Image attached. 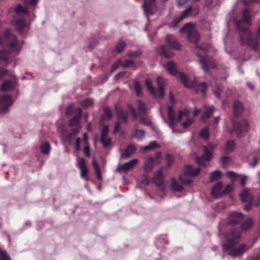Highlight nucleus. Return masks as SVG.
<instances>
[{
    "mask_svg": "<svg viewBox=\"0 0 260 260\" xmlns=\"http://www.w3.org/2000/svg\"><path fill=\"white\" fill-rule=\"evenodd\" d=\"M108 132H109L108 126L107 125H104L102 127L101 137L108 136Z\"/></svg>",
    "mask_w": 260,
    "mask_h": 260,
    "instance_id": "49",
    "label": "nucleus"
},
{
    "mask_svg": "<svg viewBox=\"0 0 260 260\" xmlns=\"http://www.w3.org/2000/svg\"><path fill=\"white\" fill-rule=\"evenodd\" d=\"M198 55L200 58V62L202 66V68L205 72H208L210 68H214L213 59L209 58L206 56H202L200 55Z\"/></svg>",
    "mask_w": 260,
    "mask_h": 260,
    "instance_id": "13",
    "label": "nucleus"
},
{
    "mask_svg": "<svg viewBox=\"0 0 260 260\" xmlns=\"http://www.w3.org/2000/svg\"><path fill=\"white\" fill-rule=\"evenodd\" d=\"M125 46L126 43L124 41L120 40L116 44L115 49L117 52L120 53L123 51Z\"/></svg>",
    "mask_w": 260,
    "mask_h": 260,
    "instance_id": "33",
    "label": "nucleus"
},
{
    "mask_svg": "<svg viewBox=\"0 0 260 260\" xmlns=\"http://www.w3.org/2000/svg\"><path fill=\"white\" fill-rule=\"evenodd\" d=\"M145 135V132L143 130H135L134 136L138 139H141Z\"/></svg>",
    "mask_w": 260,
    "mask_h": 260,
    "instance_id": "46",
    "label": "nucleus"
},
{
    "mask_svg": "<svg viewBox=\"0 0 260 260\" xmlns=\"http://www.w3.org/2000/svg\"><path fill=\"white\" fill-rule=\"evenodd\" d=\"M198 13V8H192L191 7H189L188 9L184 11L179 17L173 20L172 22V26L175 27L184 18H186L188 16H196Z\"/></svg>",
    "mask_w": 260,
    "mask_h": 260,
    "instance_id": "9",
    "label": "nucleus"
},
{
    "mask_svg": "<svg viewBox=\"0 0 260 260\" xmlns=\"http://www.w3.org/2000/svg\"><path fill=\"white\" fill-rule=\"evenodd\" d=\"M200 171V168H194L191 166H186L184 169L183 173L180 176L179 179L182 184H189L192 182L191 177L197 176Z\"/></svg>",
    "mask_w": 260,
    "mask_h": 260,
    "instance_id": "6",
    "label": "nucleus"
},
{
    "mask_svg": "<svg viewBox=\"0 0 260 260\" xmlns=\"http://www.w3.org/2000/svg\"><path fill=\"white\" fill-rule=\"evenodd\" d=\"M180 32H187L189 40L196 45V47L201 50H206V48L203 46L199 47L197 45L198 41L199 40L200 36L199 33L194 29L193 25L191 23H186L180 30Z\"/></svg>",
    "mask_w": 260,
    "mask_h": 260,
    "instance_id": "5",
    "label": "nucleus"
},
{
    "mask_svg": "<svg viewBox=\"0 0 260 260\" xmlns=\"http://www.w3.org/2000/svg\"><path fill=\"white\" fill-rule=\"evenodd\" d=\"M222 165L225 166L230 159V157L228 156H224L222 158Z\"/></svg>",
    "mask_w": 260,
    "mask_h": 260,
    "instance_id": "59",
    "label": "nucleus"
},
{
    "mask_svg": "<svg viewBox=\"0 0 260 260\" xmlns=\"http://www.w3.org/2000/svg\"><path fill=\"white\" fill-rule=\"evenodd\" d=\"M204 153L201 157H197L196 161L199 164H202L203 160H210L212 158V152L207 146L204 147Z\"/></svg>",
    "mask_w": 260,
    "mask_h": 260,
    "instance_id": "16",
    "label": "nucleus"
},
{
    "mask_svg": "<svg viewBox=\"0 0 260 260\" xmlns=\"http://www.w3.org/2000/svg\"><path fill=\"white\" fill-rule=\"evenodd\" d=\"M221 172L219 171H214L211 175L210 181H213L219 178L221 176Z\"/></svg>",
    "mask_w": 260,
    "mask_h": 260,
    "instance_id": "38",
    "label": "nucleus"
},
{
    "mask_svg": "<svg viewBox=\"0 0 260 260\" xmlns=\"http://www.w3.org/2000/svg\"><path fill=\"white\" fill-rule=\"evenodd\" d=\"M240 198L243 202H252L253 198L248 189H244L240 194Z\"/></svg>",
    "mask_w": 260,
    "mask_h": 260,
    "instance_id": "19",
    "label": "nucleus"
},
{
    "mask_svg": "<svg viewBox=\"0 0 260 260\" xmlns=\"http://www.w3.org/2000/svg\"><path fill=\"white\" fill-rule=\"evenodd\" d=\"M157 84L159 87L160 96L163 97L164 95V86L165 85L167 80L161 77H158L157 78Z\"/></svg>",
    "mask_w": 260,
    "mask_h": 260,
    "instance_id": "25",
    "label": "nucleus"
},
{
    "mask_svg": "<svg viewBox=\"0 0 260 260\" xmlns=\"http://www.w3.org/2000/svg\"><path fill=\"white\" fill-rule=\"evenodd\" d=\"M73 108V107L72 105H71L68 107L67 111H66V114L68 116H69L71 114Z\"/></svg>",
    "mask_w": 260,
    "mask_h": 260,
    "instance_id": "62",
    "label": "nucleus"
},
{
    "mask_svg": "<svg viewBox=\"0 0 260 260\" xmlns=\"http://www.w3.org/2000/svg\"><path fill=\"white\" fill-rule=\"evenodd\" d=\"M193 122V120L191 119L187 118L186 121L182 123V125L184 128H187L189 127Z\"/></svg>",
    "mask_w": 260,
    "mask_h": 260,
    "instance_id": "53",
    "label": "nucleus"
},
{
    "mask_svg": "<svg viewBox=\"0 0 260 260\" xmlns=\"http://www.w3.org/2000/svg\"><path fill=\"white\" fill-rule=\"evenodd\" d=\"M136 147L134 145H129L127 147L125 151L122 153V158H127L135 151Z\"/></svg>",
    "mask_w": 260,
    "mask_h": 260,
    "instance_id": "27",
    "label": "nucleus"
},
{
    "mask_svg": "<svg viewBox=\"0 0 260 260\" xmlns=\"http://www.w3.org/2000/svg\"><path fill=\"white\" fill-rule=\"evenodd\" d=\"M143 7L147 15H152L156 10L155 0H145Z\"/></svg>",
    "mask_w": 260,
    "mask_h": 260,
    "instance_id": "14",
    "label": "nucleus"
},
{
    "mask_svg": "<svg viewBox=\"0 0 260 260\" xmlns=\"http://www.w3.org/2000/svg\"><path fill=\"white\" fill-rule=\"evenodd\" d=\"M0 44L6 46L8 50H0V62L8 63V55L12 53L16 55L20 51V46L16 37L10 31L7 30L2 38Z\"/></svg>",
    "mask_w": 260,
    "mask_h": 260,
    "instance_id": "2",
    "label": "nucleus"
},
{
    "mask_svg": "<svg viewBox=\"0 0 260 260\" xmlns=\"http://www.w3.org/2000/svg\"><path fill=\"white\" fill-rule=\"evenodd\" d=\"M121 66L125 68L133 67L135 66L133 60L127 59L124 62H122Z\"/></svg>",
    "mask_w": 260,
    "mask_h": 260,
    "instance_id": "43",
    "label": "nucleus"
},
{
    "mask_svg": "<svg viewBox=\"0 0 260 260\" xmlns=\"http://www.w3.org/2000/svg\"><path fill=\"white\" fill-rule=\"evenodd\" d=\"M158 146V145L155 141H152L149 143V145L144 147L143 150L144 151H147L149 150H152L157 148Z\"/></svg>",
    "mask_w": 260,
    "mask_h": 260,
    "instance_id": "34",
    "label": "nucleus"
},
{
    "mask_svg": "<svg viewBox=\"0 0 260 260\" xmlns=\"http://www.w3.org/2000/svg\"><path fill=\"white\" fill-rule=\"evenodd\" d=\"M172 188L177 191H180L183 189L182 186L179 184L174 179L172 181Z\"/></svg>",
    "mask_w": 260,
    "mask_h": 260,
    "instance_id": "39",
    "label": "nucleus"
},
{
    "mask_svg": "<svg viewBox=\"0 0 260 260\" xmlns=\"http://www.w3.org/2000/svg\"><path fill=\"white\" fill-rule=\"evenodd\" d=\"M243 2L245 5H249L252 2H260V0H243Z\"/></svg>",
    "mask_w": 260,
    "mask_h": 260,
    "instance_id": "64",
    "label": "nucleus"
},
{
    "mask_svg": "<svg viewBox=\"0 0 260 260\" xmlns=\"http://www.w3.org/2000/svg\"><path fill=\"white\" fill-rule=\"evenodd\" d=\"M153 182L158 186L161 187L163 185L162 171L159 170L154 174L153 177Z\"/></svg>",
    "mask_w": 260,
    "mask_h": 260,
    "instance_id": "20",
    "label": "nucleus"
},
{
    "mask_svg": "<svg viewBox=\"0 0 260 260\" xmlns=\"http://www.w3.org/2000/svg\"><path fill=\"white\" fill-rule=\"evenodd\" d=\"M16 25L18 30L20 32H22V31L24 30L26 28H27V29H28V28H27V24L25 22L24 19L23 18L17 20Z\"/></svg>",
    "mask_w": 260,
    "mask_h": 260,
    "instance_id": "28",
    "label": "nucleus"
},
{
    "mask_svg": "<svg viewBox=\"0 0 260 260\" xmlns=\"http://www.w3.org/2000/svg\"><path fill=\"white\" fill-rule=\"evenodd\" d=\"M247 178L246 176H242L240 178V184L242 185H244Z\"/></svg>",
    "mask_w": 260,
    "mask_h": 260,
    "instance_id": "57",
    "label": "nucleus"
},
{
    "mask_svg": "<svg viewBox=\"0 0 260 260\" xmlns=\"http://www.w3.org/2000/svg\"><path fill=\"white\" fill-rule=\"evenodd\" d=\"M16 85V81L14 80H6L3 82L1 86V90L4 91L13 90Z\"/></svg>",
    "mask_w": 260,
    "mask_h": 260,
    "instance_id": "17",
    "label": "nucleus"
},
{
    "mask_svg": "<svg viewBox=\"0 0 260 260\" xmlns=\"http://www.w3.org/2000/svg\"><path fill=\"white\" fill-rule=\"evenodd\" d=\"M233 189V185L232 184H228L223 189V194L229 193L231 192Z\"/></svg>",
    "mask_w": 260,
    "mask_h": 260,
    "instance_id": "51",
    "label": "nucleus"
},
{
    "mask_svg": "<svg viewBox=\"0 0 260 260\" xmlns=\"http://www.w3.org/2000/svg\"><path fill=\"white\" fill-rule=\"evenodd\" d=\"M84 152L85 155L87 156H90V150H89V146H85L84 148Z\"/></svg>",
    "mask_w": 260,
    "mask_h": 260,
    "instance_id": "58",
    "label": "nucleus"
},
{
    "mask_svg": "<svg viewBox=\"0 0 260 260\" xmlns=\"http://www.w3.org/2000/svg\"><path fill=\"white\" fill-rule=\"evenodd\" d=\"M112 117V114L110 109L108 107L104 108V114L102 116L103 119H110Z\"/></svg>",
    "mask_w": 260,
    "mask_h": 260,
    "instance_id": "45",
    "label": "nucleus"
},
{
    "mask_svg": "<svg viewBox=\"0 0 260 260\" xmlns=\"http://www.w3.org/2000/svg\"><path fill=\"white\" fill-rule=\"evenodd\" d=\"M253 223V221L252 218H248L245 220L241 225L240 231H247L250 229Z\"/></svg>",
    "mask_w": 260,
    "mask_h": 260,
    "instance_id": "23",
    "label": "nucleus"
},
{
    "mask_svg": "<svg viewBox=\"0 0 260 260\" xmlns=\"http://www.w3.org/2000/svg\"><path fill=\"white\" fill-rule=\"evenodd\" d=\"M154 162V158L151 156L147 157L145 162L144 170L146 172H150L152 170Z\"/></svg>",
    "mask_w": 260,
    "mask_h": 260,
    "instance_id": "26",
    "label": "nucleus"
},
{
    "mask_svg": "<svg viewBox=\"0 0 260 260\" xmlns=\"http://www.w3.org/2000/svg\"><path fill=\"white\" fill-rule=\"evenodd\" d=\"M134 87L137 95L140 96L142 95V87L141 84L138 81H135Z\"/></svg>",
    "mask_w": 260,
    "mask_h": 260,
    "instance_id": "36",
    "label": "nucleus"
},
{
    "mask_svg": "<svg viewBox=\"0 0 260 260\" xmlns=\"http://www.w3.org/2000/svg\"><path fill=\"white\" fill-rule=\"evenodd\" d=\"M161 55L166 58H171L174 56V53L170 51H168L164 46L161 47Z\"/></svg>",
    "mask_w": 260,
    "mask_h": 260,
    "instance_id": "31",
    "label": "nucleus"
},
{
    "mask_svg": "<svg viewBox=\"0 0 260 260\" xmlns=\"http://www.w3.org/2000/svg\"><path fill=\"white\" fill-rule=\"evenodd\" d=\"M189 0H178V6L179 7H180L183 6L185 3H186Z\"/></svg>",
    "mask_w": 260,
    "mask_h": 260,
    "instance_id": "60",
    "label": "nucleus"
},
{
    "mask_svg": "<svg viewBox=\"0 0 260 260\" xmlns=\"http://www.w3.org/2000/svg\"><path fill=\"white\" fill-rule=\"evenodd\" d=\"M8 74V71L0 69V79Z\"/></svg>",
    "mask_w": 260,
    "mask_h": 260,
    "instance_id": "56",
    "label": "nucleus"
},
{
    "mask_svg": "<svg viewBox=\"0 0 260 260\" xmlns=\"http://www.w3.org/2000/svg\"><path fill=\"white\" fill-rule=\"evenodd\" d=\"M138 109L140 114H144L146 113L148 108L146 104L142 101L139 100L137 102Z\"/></svg>",
    "mask_w": 260,
    "mask_h": 260,
    "instance_id": "29",
    "label": "nucleus"
},
{
    "mask_svg": "<svg viewBox=\"0 0 260 260\" xmlns=\"http://www.w3.org/2000/svg\"><path fill=\"white\" fill-rule=\"evenodd\" d=\"M214 110V109L213 106H209L207 107L202 114L201 120L205 121L211 117L213 115Z\"/></svg>",
    "mask_w": 260,
    "mask_h": 260,
    "instance_id": "21",
    "label": "nucleus"
},
{
    "mask_svg": "<svg viewBox=\"0 0 260 260\" xmlns=\"http://www.w3.org/2000/svg\"><path fill=\"white\" fill-rule=\"evenodd\" d=\"M41 151L43 153L48 154L50 150V146L48 143L45 142L42 144L41 146Z\"/></svg>",
    "mask_w": 260,
    "mask_h": 260,
    "instance_id": "35",
    "label": "nucleus"
},
{
    "mask_svg": "<svg viewBox=\"0 0 260 260\" xmlns=\"http://www.w3.org/2000/svg\"><path fill=\"white\" fill-rule=\"evenodd\" d=\"M0 260H11V259L6 251L0 249Z\"/></svg>",
    "mask_w": 260,
    "mask_h": 260,
    "instance_id": "40",
    "label": "nucleus"
},
{
    "mask_svg": "<svg viewBox=\"0 0 260 260\" xmlns=\"http://www.w3.org/2000/svg\"><path fill=\"white\" fill-rule=\"evenodd\" d=\"M93 101L91 99H86L81 103V105L85 108H88L93 105Z\"/></svg>",
    "mask_w": 260,
    "mask_h": 260,
    "instance_id": "37",
    "label": "nucleus"
},
{
    "mask_svg": "<svg viewBox=\"0 0 260 260\" xmlns=\"http://www.w3.org/2000/svg\"><path fill=\"white\" fill-rule=\"evenodd\" d=\"M141 54V52L140 51H130L128 53L127 56L128 57H137Z\"/></svg>",
    "mask_w": 260,
    "mask_h": 260,
    "instance_id": "48",
    "label": "nucleus"
},
{
    "mask_svg": "<svg viewBox=\"0 0 260 260\" xmlns=\"http://www.w3.org/2000/svg\"><path fill=\"white\" fill-rule=\"evenodd\" d=\"M118 118L119 120L123 121L126 123L127 122V117L126 115L123 113H118Z\"/></svg>",
    "mask_w": 260,
    "mask_h": 260,
    "instance_id": "50",
    "label": "nucleus"
},
{
    "mask_svg": "<svg viewBox=\"0 0 260 260\" xmlns=\"http://www.w3.org/2000/svg\"><path fill=\"white\" fill-rule=\"evenodd\" d=\"M235 148V143L234 141L233 140H229L228 141L226 144L225 147V152L227 153H230Z\"/></svg>",
    "mask_w": 260,
    "mask_h": 260,
    "instance_id": "30",
    "label": "nucleus"
},
{
    "mask_svg": "<svg viewBox=\"0 0 260 260\" xmlns=\"http://www.w3.org/2000/svg\"><path fill=\"white\" fill-rule=\"evenodd\" d=\"M38 1L39 0H26V2L34 7H36L38 4Z\"/></svg>",
    "mask_w": 260,
    "mask_h": 260,
    "instance_id": "55",
    "label": "nucleus"
},
{
    "mask_svg": "<svg viewBox=\"0 0 260 260\" xmlns=\"http://www.w3.org/2000/svg\"><path fill=\"white\" fill-rule=\"evenodd\" d=\"M212 193L213 196L216 198H220L222 194H223L221 182H219L217 183L213 187Z\"/></svg>",
    "mask_w": 260,
    "mask_h": 260,
    "instance_id": "18",
    "label": "nucleus"
},
{
    "mask_svg": "<svg viewBox=\"0 0 260 260\" xmlns=\"http://www.w3.org/2000/svg\"><path fill=\"white\" fill-rule=\"evenodd\" d=\"M122 61L121 60H119L117 62H115L113 64L112 71L116 70L120 66H121Z\"/></svg>",
    "mask_w": 260,
    "mask_h": 260,
    "instance_id": "54",
    "label": "nucleus"
},
{
    "mask_svg": "<svg viewBox=\"0 0 260 260\" xmlns=\"http://www.w3.org/2000/svg\"><path fill=\"white\" fill-rule=\"evenodd\" d=\"M77 114L75 115L70 120V126H75V128L72 129V132L69 136L64 138L65 143L70 145L72 143V139L75 137L76 135L79 132L81 126L79 125V121L81 117L82 110L80 108H78L76 109Z\"/></svg>",
    "mask_w": 260,
    "mask_h": 260,
    "instance_id": "4",
    "label": "nucleus"
},
{
    "mask_svg": "<svg viewBox=\"0 0 260 260\" xmlns=\"http://www.w3.org/2000/svg\"><path fill=\"white\" fill-rule=\"evenodd\" d=\"M81 171V176L82 178H84L86 180H87L88 179L86 177V175L88 173V170L87 168L80 169Z\"/></svg>",
    "mask_w": 260,
    "mask_h": 260,
    "instance_id": "52",
    "label": "nucleus"
},
{
    "mask_svg": "<svg viewBox=\"0 0 260 260\" xmlns=\"http://www.w3.org/2000/svg\"><path fill=\"white\" fill-rule=\"evenodd\" d=\"M77 160H78L77 166L80 169L87 168L86 165L85 160L84 159V158H78L77 159Z\"/></svg>",
    "mask_w": 260,
    "mask_h": 260,
    "instance_id": "42",
    "label": "nucleus"
},
{
    "mask_svg": "<svg viewBox=\"0 0 260 260\" xmlns=\"http://www.w3.org/2000/svg\"><path fill=\"white\" fill-rule=\"evenodd\" d=\"M241 236V233L240 229L238 228L232 229L225 232L224 237L226 241L222 245L223 251H228V254L233 257L241 256L248 250V247L245 244H241L238 247H236Z\"/></svg>",
    "mask_w": 260,
    "mask_h": 260,
    "instance_id": "1",
    "label": "nucleus"
},
{
    "mask_svg": "<svg viewBox=\"0 0 260 260\" xmlns=\"http://www.w3.org/2000/svg\"><path fill=\"white\" fill-rule=\"evenodd\" d=\"M226 175L233 180L236 179L238 177V175L232 171H228L226 173Z\"/></svg>",
    "mask_w": 260,
    "mask_h": 260,
    "instance_id": "47",
    "label": "nucleus"
},
{
    "mask_svg": "<svg viewBox=\"0 0 260 260\" xmlns=\"http://www.w3.org/2000/svg\"><path fill=\"white\" fill-rule=\"evenodd\" d=\"M200 136L205 140L208 139L209 135L208 132V128L207 127L204 128L200 132Z\"/></svg>",
    "mask_w": 260,
    "mask_h": 260,
    "instance_id": "44",
    "label": "nucleus"
},
{
    "mask_svg": "<svg viewBox=\"0 0 260 260\" xmlns=\"http://www.w3.org/2000/svg\"><path fill=\"white\" fill-rule=\"evenodd\" d=\"M244 218V214L241 212H232L229 213L226 223L229 225H236L241 222Z\"/></svg>",
    "mask_w": 260,
    "mask_h": 260,
    "instance_id": "8",
    "label": "nucleus"
},
{
    "mask_svg": "<svg viewBox=\"0 0 260 260\" xmlns=\"http://www.w3.org/2000/svg\"><path fill=\"white\" fill-rule=\"evenodd\" d=\"M12 104L13 101L12 97L10 95L0 96V108L3 112H7L8 108L9 107L12 106Z\"/></svg>",
    "mask_w": 260,
    "mask_h": 260,
    "instance_id": "12",
    "label": "nucleus"
},
{
    "mask_svg": "<svg viewBox=\"0 0 260 260\" xmlns=\"http://www.w3.org/2000/svg\"><path fill=\"white\" fill-rule=\"evenodd\" d=\"M80 138H77L76 141L75 147L77 150H80Z\"/></svg>",
    "mask_w": 260,
    "mask_h": 260,
    "instance_id": "61",
    "label": "nucleus"
},
{
    "mask_svg": "<svg viewBox=\"0 0 260 260\" xmlns=\"http://www.w3.org/2000/svg\"><path fill=\"white\" fill-rule=\"evenodd\" d=\"M167 71L171 75L179 77L184 85L188 88H193L197 92L201 91L205 93L207 88V84L203 82L198 84L196 80L188 81L187 78L185 74L178 72L177 66L173 61H168L165 66Z\"/></svg>",
    "mask_w": 260,
    "mask_h": 260,
    "instance_id": "3",
    "label": "nucleus"
},
{
    "mask_svg": "<svg viewBox=\"0 0 260 260\" xmlns=\"http://www.w3.org/2000/svg\"><path fill=\"white\" fill-rule=\"evenodd\" d=\"M145 83L151 93H155V89L152 86V81L150 79H147L145 80Z\"/></svg>",
    "mask_w": 260,
    "mask_h": 260,
    "instance_id": "41",
    "label": "nucleus"
},
{
    "mask_svg": "<svg viewBox=\"0 0 260 260\" xmlns=\"http://www.w3.org/2000/svg\"><path fill=\"white\" fill-rule=\"evenodd\" d=\"M138 159H133L128 162H125L123 165L119 166L117 168V170L119 172L122 171L124 172H127L129 170L133 169L138 164Z\"/></svg>",
    "mask_w": 260,
    "mask_h": 260,
    "instance_id": "15",
    "label": "nucleus"
},
{
    "mask_svg": "<svg viewBox=\"0 0 260 260\" xmlns=\"http://www.w3.org/2000/svg\"><path fill=\"white\" fill-rule=\"evenodd\" d=\"M234 112L236 116H239L243 111L242 104L239 101H235L233 105Z\"/></svg>",
    "mask_w": 260,
    "mask_h": 260,
    "instance_id": "24",
    "label": "nucleus"
},
{
    "mask_svg": "<svg viewBox=\"0 0 260 260\" xmlns=\"http://www.w3.org/2000/svg\"><path fill=\"white\" fill-rule=\"evenodd\" d=\"M248 123L246 120H242L238 123H235L233 127V133L238 137H242L246 132Z\"/></svg>",
    "mask_w": 260,
    "mask_h": 260,
    "instance_id": "11",
    "label": "nucleus"
},
{
    "mask_svg": "<svg viewBox=\"0 0 260 260\" xmlns=\"http://www.w3.org/2000/svg\"><path fill=\"white\" fill-rule=\"evenodd\" d=\"M92 166L95 169V171L100 170L98 162L94 159L92 161Z\"/></svg>",
    "mask_w": 260,
    "mask_h": 260,
    "instance_id": "63",
    "label": "nucleus"
},
{
    "mask_svg": "<svg viewBox=\"0 0 260 260\" xmlns=\"http://www.w3.org/2000/svg\"><path fill=\"white\" fill-rule=\"evenodd\" d=\"M166 40L169 45L173 49H179L180 46L176 39L172 35H168L166 37Z\"/></svg>",
    "mask_w": 260,
    "mask_h": 260,
    "instance_id": "22",
    "label": "nucleus"
},
{
    "mask_svg": "<svg viewBox=\"0 0 260 260\" xmlns=\"http://www.w3.org/2000/svg\"><path fill=\"white\" fill-rule=\"evenodd\" d=\"M168 114L170 120L169 125L172 129L173 133H176L173 128L174 126L175 125L176 122L180 121L181 120L182 117L187 116L188 111L186 110L179 111L178 113V117L176 118L175 116V112L173 109L171 107L169 106L168 109Z\"/></svg>",
    "mask_w": 260,
    "mask_h": 260,
    "instance_id": "7",
    "label": "nucleus"
},
{
    "mask_svg": "<svg viewBox=\"0 0 260 260\" xmlns=\"http://www.w3.org/2000/svg\"><path fill=\"white\" fill-rule=\"evenodd\" d=\"M23 16H25V19L30 21L34 20L36 17V16L34 13L30 14L28 13L27 9L22 7L20 4L17 5L15 8L16 21L20 19L18 18V17H23Z\"/></svg>",
    "mask_w": 260,
    "mask_h": 260,
    "instance_id": "10",
    "label": "nucleus"
},
{
    "mask_svg": "<svg viewBox=\"0 0 260 260\" xmlns=\"http://www.w3.org/2000/svg\"><path fill=\"white\" fill-rule=\"evenodd\" d=\"M101 142L104 148H107L111 144V138L108 136L101 137Z\"/></svg>",
    "mask_w": 260,
    "mask_h": 260,
    "instance_id": "32",
    "label": "nucleus"
}]
</instances>
